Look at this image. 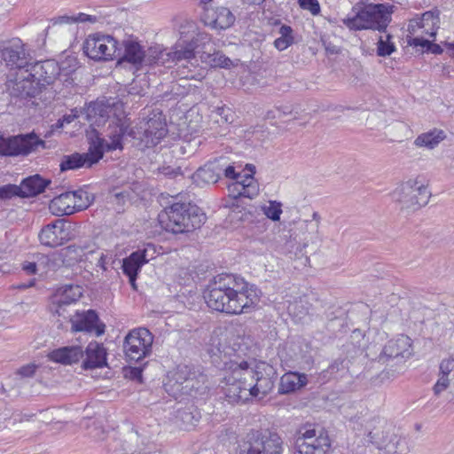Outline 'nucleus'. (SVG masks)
<instances>
[{
	"label": "nucleus",
	"mask_w": 454,
	"mask_h": 454,
	"mask_svg": "<svg viewBox=\"0 0 454 454\" xmlns=\"http://www.w3.org/2000/svg\"><path fill=\"white\" fill-rule=\"evenodd\" d=\"M225 280L219 276L209 283L203 294L207 305L215 311L227 314L250 312L259 302L261 291L249 283L236 290Z\"/></svg>",
	"instance_id": "obj_1"
},
{
	"label": "nucleus",
	"mask_w": 454,
	"mask_h": 454,
	"mask_svg": "<svg viewBox=\"0 0 454 454\" xmlns=\"http://www.w3.org/2000/svg\"><path fill=\"white\" fill-rule=\"evenodd\" d=\"M159 221L166 231L182 234L200 228L206 215L194 204L175 202L159 214Z\"/></svg>",
	"instance_id": "obj_2"
},
{
	"label": "nucleus",
	"mask_w": 454,
	"mask_h": 454,
	"mask_svg": "<svg viewBox=\"0 0 454 454\" xmlns=\"http://www.w3.org/2000/svg\"><path fill=\"white\" fill-rule=\"evenodd\" d=\"M352 17L348 16L342 20L343 24L349 30L372 29L383 32L390 22L387 7L382 4H369L364 7L354 6Z\"/></svg>",
	"instance_id": "obj_3"
},
{
	"label": "nucleus",
	"mask_w": 454,
	"mask_h": 454,
	"mask_svg": "<svg viewBox=\"0 0 454 454\" xmlns=\"http://www.w3.org/2000/svg\"><path fill=\"white\" fill-rule=\"evenodd\" d=\"M230 369L231 372L224 377V385L222 387L225 399L230 403H245L251 396L248 380L253 377V372L250 364L247 361L235 363Z\"/></svg>",
	"instance_id": "obj_4"
},
{
	"label": "nucleus",
	"mask_w": 454,
	"mask_h": 454,
	"mask_svg": "<svg viewBox=\"0 0 454 454\" xmlns=\"http://www.w3.org/2000/svg\"><path fill=\"white\" fill-rule=\"evenodd\" d=\"M395 427L385 420L378 424L369 432L370 442L385 454H406L410 448L404 436L395 432Z\"/></svg>",
	"instance_id": "obj_5"
},
{
	"label": "nucleus",
	"mask_w": 454,
	"mask_h": 454,
	"mask_svg": "<svg viewBox=\"0 0 454 454\" xmlns=\"http://www.w3.org/2000/svg\"><path fill=\"white\" fill-rule=\"evenodd\" d=\"M283 444L282 438L276 432L252 431L240 446L239 454H283Z\"/></svg>",
	"instance_id": "obj_6"
},
{
	"label": "nucleus",
	"mask_w": 454,
	"mask_h": 454,
	"mask_svg": "<svg viewBox=\"0 0 454 454\" xmlns=\"http://www.w3.org/2000/svg\"><path fill=\"white\" fill-rule=\"evenodd\" d=\"M83 53L90 59L100 60H112L121 54L119 43L113 36L99 33L90 35L82 45Z\"/></svg>",
	"instance_id": "obj_7"
},
{
	"label": "nucleus",
	"mask_w": 454,
	"mask_h": 454,
	"mask_svg": "<svg viewBox=\"0 0 454 454\" xmlns=\"http://www.w3.org/2000/svg\"><path fill=\"white\" fill-rule=\"evenodd\" d=\"M394 194L402 209L412 211L427 205L431 195L427 187L418 178L403 183Z\"/></svg>",
	"instance_id": "obj_8"
},
{
	"label": "nucleus",
	"mask_w": 454,
	"mask_h": 454,
	"mask_svg": "<svg viewBox=\"0 0 454 454\" xmlns=\"http://www.w3.org/2000/svg\"><path fill=\"white\" fill-rule=\"evenodd\" d=\"M153 337L146 328L130 331L123 341V351L129 363H138L152 353Z\"/></svg>",
	"instance_id": "obj_9"
},
{
	"label": "nucleus",
	"mask_w": 454,
	"mask_h": 454,
	"mask_svg": "<svg viewBox=\"0 0 454 454\" xmlns=\"http://www.w3.org/2000/svg\"><path fill=\"white\" fill-rule=\"evenodd\" d=\"M176 381L179 384L182 393L191 396L203 395L207 389V375L200 368L194 366H178Z\"/></svg>",
	"instance_id": "obj_10"
},
{
	"label": "nucleus",
	"mask_w": 454,
	"mask_h": 454,
	"mask_svg": "<svg viewBox=\"0 0 454 454\" xmlns=\"http://www.w3.org/2000/svg\"><path fill=\"white\" fill-rule=\"evenodd\" d=\"M250 370L253 372V377L248 380L251 396L263 398L274 388L277 372L273 366L265 362H260L254 367L250 365Z\"/></svg>",
	"instance_id": "obj_11"
},
{
	"label": "nucleus",
	"mask_w": 454,
	"mask_h": 454,
	"mask_svg": "<svg viewBox=\"0 0 454 454\" xmlns=\"http://www.w3.org/2000/svg\"><path fill=\"white\" fill-rule=\"evenodd\" d=\"M168 133L167 123L161 114H153L145 123L140 124L137 131L129 133L147 148L155 146Z\"/></svg>",
	"instance_id": "obj_12"
},
{
	"label": "nucleus",
	"mask_w": 454,
	"mask_h": 454,
	"mask_svg": "<svg viewBox=\"0 0 454 454\" xmlns=\"http://www.w3.org/2000/svg\"><path fill=\"white\" fill-rule=\"evenodd\" d=\"M38 238L42 245L57 247L74 238V228L64 219H57L43 226Z\"/></svg>",
	"instance_id": "obj_13"
},
{
	"label": "nucleus",
	"mask_w": 454,
	"mask_h": 454,
	"mask_svg": "<svg viewBox=\"0 0 454 454\" xmlns=\"http://www.w3.org/2000/svg\"><path fill=\"white\" fill-rule=\"evenodd\" d=\"M43 144L44 142L35 134L8 137L0 135V156H25Z\"/></svg>",
	"instance_id": "obj_14"
},
{
	"label": "nucleus",
	"mask_w": 454,
	"mask_h": 454,
	"mask_svg": "<svg viewBox=\"0 0 454 454\" xmlns=\"http://www.w3.org/2000/svg\"><path fill=\"white\" fill-rule=\"evenodd\" d=\"M331 441L325 431L321 429L317 434L315 429H308L295 441L294 454H327Z\"/></svg>",
	"instance_id": "obj_15"
},
{
	"label": "nucleus",
	"mask_w": 454,
	"mask_h": 454,
	"mask_svg": "<svg viewBox=\"0 0 454 454\" xmlns=\"http://www.w3.org/2000/svg\"><path fill=\"white\" fill-rule=\"evenodd\" d=\"M0 57L6 67L11 69H18L20 72L27 69L32 61V57L26 51L25 44L19 38L3 44Z\"/></svg>",
	"instance_id": "obj_16"
},
{
	"label": "nucleus",
	"mask_w": 454,
	"mask_h": 454,
	"mask_svg": "<svg viewBox=\"0 0 454 454\" xmlns=\"http://www.w3.org/2000/svg\"><path fill=\"white\" fill-rule=\"evenodd\" d=\"M26 72H28V75H31L36 86L40 87L41 91L43 88L52 84L56 81L60 74V67L55 60L47 59L35 63L31 62Z\"/></svg>",
	"instance_id": "obj_17"
},
{
	"label": "nucleus",
	"mask_w": 454,
	"mask_h": 454,
	"mask_svg": "<svg viewBox=\"0 0 454 454\" xmlns=\"http://www.w3.org/2000/svg\"><path fill=\"white\" fill-rule=\"evenodd\" d=\"M6 86L11 98L20 100L35 98L41 92L40 87L36 86L26 70L17 74L14 79L9 80Z\"/></svg>",
	"instance_id": "obj_18"
},
{
	"label": "nucleus",
	"mask_w": 454,
	"mask_h": 454,
	"mask_svg": "<svg viewBox=\"0 0 454 454\" xmlns=\"http://www.w3.org/2000/svg\"><path fill=\"white\" fill-rule=\"evenodd\" d=\"M73 332L93 333L96 336L105 333L106 325L100 321L98 313L94 309L77 311L70 316Z\"/></svg>",
	"instance_id": "obj_19"
},
{
	"label": "nucleus",
	"mask_w": 454,
	"mask_h": 454,
	"mask_svg": "<svg viewBox=\"0 0 454 454\" xmlns=\"http://www.w3.org/2000/svg\"><path fill=\"white\" fill-rule=\"evenodd\" d=\"M411 355V339L406 335H401L395 340L387 341L377 360L381 364L388 363L390 360H397L396 363H398L403 359L410 357Z\"/></svg>",
	"instance_id": "obj_20"
},
{
	"label": "nucleus",
	"mask_w": 454,
	"mask_h": 454,
	"mask_svg": "<svg viewBox=\"0 0 454 454\" xmlns=\"http://www.w3.org/2000/svg\"><path fill=\"white\" fill-rule=\"evenodd\" d=\"M440 12L432 10L424 12L421 16H416L410 20L409 31L414 33L416 28H422L423 33L434 37L440 24Z\"/></svg>",
	"instance_id": "obj_21"
},
{
	"label": "nucleus",
	"mask_w": 454,
	"mask_h": 454,
	"mask_svg": "<svg viewBox=\"0 0 454 454\" xmlns=\"http://www.w3.org/2000/svg\"><path fill=\"white\" fill-rule=\"evenodd\" d=\"M83 352L86 357L82 364V369L92 370L107 366V353L102 343L90 341Z\"/></svg>",
	"instance_id": "obj_22"
},
{
	"label": "nucleus",
	"mask_w": 454,
	"mask_h": 454,
	"mask_svg": "<svg viewBox=\"0 0 454 454\" xmlns=\"http://www.w3.org/2000/svg\"><path fill=\"white\" fill-rule=\"evenodd\" d=\"M112 107L109 104H106L103 100H97L90 102L87 107L80 110L82 115H84L85 119L90 122L91 125L100 126L109 117Z\"/></svg>",
	"instance_id": "obj_23"
},
{
	"label": "nucleus",
	"mask_w": 454,
	"mask_h": 454,
	"mask_svg": "<svg viewBox=\"0 0 454 454\" xmlns=\"http://www.w3.org/2000/svg\"><path fill=\"white\" fill-rule=\"evenodd\" d=\"M83 356L84 352L81 346L62 347L48 354L49 360L65 365L78 363Z\"/></svg>",
	"instance_id": "obj_24"
},
{
	"label": "nucleus",
	"mask_w": 454,
	"mask_h": 454,
	"mask_svg": "<svg viewBox=\"0 0 454 454\" xmlns=\"http://www.w3.org/2000/svg\"><path fill=\"white\" fill-rule=\"evenodd\" d=\"M124 52L118 59V63L128 62L132 64L136 69H140L144 65L145 51L140 43L133 39L123 42Z\"/></svg>",
	"instance_id": "obj_25"
},
{
	"label": "nucleus",
	"mask_w": 454,
	"mask_h": 454,
	"mask_svg": "<svg viewBox=\"0 0 454 454\" xmlns=\"http://www.w3.org/2000/svg\"><path fill=\"white\" fill-rule=\"evenodd\" d=\"M51 181L35 174L24 178L20 183L21 198H31L43 192Z\"/></svg>",
	"instance_id": "obj_26"
},
{
	"label": "nucleus",
	"mask_w": 454,
	"mask_h": 454,
	"mask_svg": "<svg viewBox=\"0 0 454 454\" xmlns=\"http://www.w3.org/2000/svg\"><path fill=\"white\" fill-rule=\"evenodd\" d=\"M308 383V378L305 373L297 372H289L280 378L278 386V394L286 395L295 392L305 387Z\"/></svg>",
	"instance_id": "obj_27"
},
{
	"label": "nucleus",
	"mask_w": 454,
	"mask_h": 454,
	"mask_svg": "<svg viewBox=\"0 0 454 454\" xmlns=\"http://www.w3.org/2000/svg\"><path fill=\"white\" fill-rule=\"evenodd\" d=\"M90 145L87 153H84L87 161L90 167L98 162L104 156V153L106 151V146H108L107 140L103 137H100L99 134L93 130V133L89 137Z\"/></svg>",
	"instance_id": "obj_28"
},
{
	"label": "nucleus",
	"mask_w": 454,
	"mask_h": 454,
	"mask_svg": "<svg viewBox=\"0 0 454 454\" xmlns=\"http://www.w3.org/2000/svg\"><path fill=\"white\" fill-rule=\"evenodd\" d=\"M221 160L215 159L207 162L204 166L199 168L194 174L197 181L204 184H215L221 179Z\"/></svg>",
	"instance_id": "obj_29"
},
{
	"label": "nucleus",
	"mask_w": 454,
	"mask_h": 454,
	"mask_svg": "<svg viewBox=\"0 0 454 454\" xmlns=\"http://www.w3.org/2000/svg\"><path fill=\"white\" fill-rule=\"evenodd\" d=\"M50 210L53 215L58 216L71 215L75 213L76 211L71 192H64L51 200L50 203Z\"/></svg>",
	"instance_id": "obj_30"
},
{
	"label": "nucleus",
	"mask_w": 454,
	"mask_h": 454,
	"mask_svg": "<svg viewBox=\"0 0 454 454\" xmlns=\"http://www.w3.org/2000/svg\"><path fill=\"white\" fill-rule=\"evenodd\" d=\"M82 295L79 286L66 285L59 287L53 296V304L67 305L76 301Z\"/></svg>",
	"instance_id": "obj_31"
},
{
	"label": "nucleus",
	"mask_w": 454,
	"mask_h": 454,
	"mask_svg": "<svg viewBox=\"0 0 454 454\" xmlns=\"http://www.w3.org/2000/svg\"><path fill=\"white\" fill-rule=\"evenodd\" d=\"M446 137L445 132L442 129H433L427 132L419 135L414 140V145L419 147L434 149Z\"/></svg>",
	"instance_id": "obj_32"
},
{
	"label": "nucleus",
	"mask_w": 454,
	"mask_h": 454,
	"mask_svg": "<svg viewBox=\"0 0 454 454\" xmlns=\"http://www.w3.org/2000/svg\"><path fill=\"white\" fill-rule=\"evenodd\" d=\"M127 128L123 124L114 123L110 124L107 129L106 137L109 138L107 141L106 152L122 149V137L126 133Z\"/></svg>",
	"instance_id": "obj_33"
},
{
	"label": "nucleus",
	"mask_w": 454,
	"mask_h": 454,
	"mask_svg": "<svg viewBox=\"0 0 454 454\" xmlns=\"http://www.w3.org/2000/svg\"><path fill=\"white\" fill-rule=\"evenodd\" d=\"M86 156L83 153H74L70 155H64L59 164L61 172L74 170L82 167L90 168Z\"/></svg>",
	"instance_id": "obj_34"
},
{
	"label": "nucleus",
	"mask_w": 454,
	"mask_h": 454,
	"mask_svg": "<svg viewBox=\"0 0 454 454\" xmlns=\"http://www.w3.org/2000/svg\"><path fill=\"white\" fill-rule=\"evenodd\" d=\"M235 16L227 7H218L215 11L213 27L219 29H227L235 22Z\"/></svg>",
	"instance_id": "obj_35"
},
{
	"label": "nucleus",
	"mask_w": 454,
	"mask_h": 454,
	"mask_svg": "<svg viewBox=\"0 0 454 454\" xmlns=\"http://www.w3.org/2000/svg\"><path fill=\"white\" fill-rule=\"evenodd\" d=\"M137 255V253L134 251L122 260L121 269L123 274L128 278L137 277L143 265H145Z\"/></svg>",
	"instance_id": "obj_36"
},
{
	"label": "nucleus",
	"mask_w": 454,
	"mask_h": 454,
	"mask_svg": "<svg viewBox=\"0 0 454 454\" xmlns=\"http://www.w3.org/2000/svg\"><path fill=\"white\" fill-rule=\"evenodd\" d=\"M279 37L276 38L273 44L280 51L287 49L294 43V29L287 25H282L278 29Z\"/></svg>",
	"instance_id": "obj_37"
},
{
	"label": "nucleus",
	"mask_w": 454,
	"mask_h": 454,
	"mask_svg": "<svg viewBox=\"0 0 454 454\" xmlns=\"http://www.w3.org/2000/svg\"><path fill=\"white\" fill-rule=\"evenodd\" d=\"M194 44L192 43H187L184 47H181L180 49H176L173 52H171V56L173 60L176 61V64L185 61L186 63H190L191 60L195 59L194 53Z\"/></svg>",
	"instance_id": "obj_38"
},
{
	"label": "nucleus",
	"mask_w": 454,
	"mask_h": 454,
	"mask_svg": "<svg viewBox=\"0 0 454 454\" xmlns=\"http://www.w3.org/2000/svg\"><path fill=\"white\" fill-rule=\"evenodd\" d=\"M70 192L76 212L84 210L90 205V194L88 192L80 189Z\"/></svg>",
	"instance_id": "obj_39"
},
{
	"label": "nucleus",
	"mask_w": 454,
	"mask_h": 454,
	"mask_svg": "<svg viewBox=\"0 0 454 454\" xmlns=\"http://www.w3.org/2000/svg\"><path fill=\"white\" fill-rule=\"evenodd\" d=\"M409 44L415 47H421L423 51L433 54H442L443 50L442 48L437 44L434 43L423 37H414L409 41Z\"/></svg>",
	"instance_id": "obj_40"
},
{
	"label": "nucleus",
	"mask_w": 454,
	"mask_h": 454,
	"mask_svg": "<svg viewBox=\"0 0 454 454\" xmlns=\"http://www.w3.org/2000/svg\"><path fill=\"white\" fill-rule=\"evenodd\" d=\"M247 181V184H235V187L239 189V196L253 199L259 193V185L254 178H248Z\"/></svg>",
	"instance_id": "obj_41"
},
{
	"label": "nucleus",
	"mask_w": 454,
	"mask_h": 454,
	"mask_svg": "<svg viewBox=\"0 0 454 454\" xmlns=\"http://www.w3.org/2000/svg\"><path fill=\"white\" fill-rule=\"evenodd\" d=\"M262 210L271 221H278L282 214V203L277 200H270L269 205L263 206Z\"/></svg>",
	"instance_id": "obj_42"
},
{
	"label": "nucleus",
	"mask_w": 454,
	"mask_h": 454,
	"mask_svg": "<svg viewBox=\"0 0 454 454\" xmlns=\"http://www.w3.org/2000/svg\"><path fill=\"white\" fill-rule=\"evenodd\" d=\"M391 35L389 34L387 35V39L384 40L382 36H380L378 46H377V55L380 57H387L391 55L394 51H395L396 48L395 44L390 42Z\"/></svg>",
	"instance_id": "obj_43"
},
{
	"label": "nucleus",
	"mask_w": 454,
	"mask_h": 454,
	"mask_svg": "<svg viewBox=\"0 0 454 454\" xmlns=\"http://www.w3.org/2000/svg\"><path fill=\"white\" fill-rule=\"evenodd\" d=\"M22 192L20 185L8 184L0 186V200H6L14 197L21 198Z\"/></svg>",
	"instance_id": "obj_44"
},
{
	"label": "nucleus",
	"mask_w": 454,
	"mask_h": 454,
	"mask_svg": "<svg viewBox=\"0 0 454 454\" xmlns=\"http://www.w3.org/2000/svg\"><path fill=\"white\" fill-rule=\"evenodd\" d=\"M344 370L343 360L337 359L333 362L326 370L323 371L321 375L323 379L329 380L337 378L339 373Z\"/></svg>",
	"instance_id": "obj_45"
},
{
	"label": "nucleus",
	"mask_w": 454,
	"mask_h": 454,
	"mask_svg": "<svg viewBox=\"0 0 454 454\" xmlns=\"http://www.w3.org/2000/svg\"><path fill=\"white\" fill-rule=\"evenodd\" d=\"M189 63H181L178 65L177 67V74L180 76L181 79H187V80H198L200 81L203 78V75L200 72H196L194 70H192L189 66Z\"/></svg>",
	"instance_id": "obj_46"
},
{
	"label": "nucleus",
	"mask_w": 454,
	"mask_h": 454,
	"mask_svg": "<svg viewBox=\"0 0 454 454\" xmlns=\"http://www.w3.org/2000/svg\"><path fill=\"white\" fill-rule=\"evenodd\" d=\"M135 252L137 253V256L144 264L156 256V249L153 244H146L143 248H138Z\"/></svg>",
	"instance_id": "obj_47"
},
{
	"label": "nucleus",
	"mask_w": 454,
	"mask_h": 454,
	"mask_svg": "<svg viewBox=\"0 0 454 454\" xmlns=\"http://www.w3.org/2000/svg\"><path fill=\"white\" fill-rule=\"evenodd\" d=\"M135 252L137 253V256L144 264L156 256V249L153 244H146L143 248H138Z\"/></svg>",
	"instance_id": "obj_48"
},
{
	"label": "nucleus",
	"mask_w": 454,
	"mask_h": 454,
	"mask_svg": "<svg viewBox=\"0 0 454 454\" xmlns=\"http://www.w3.org/2000/svg\"><path fill=\"white\" fill-rule=\"evenodd\" d=\"M218 160H221V176L235 180L239 178L240 174L236 172L234 166L228 164L225 158L221 157Z\"/></svg>",
	"instance_id": "obj_49"
},
{
	"label": "nucleus",
	"mask_w": 454,
	"mask_h": 454,
	"mask_svg": "<svg viewBox=\"0 0 454 454\" xmlns=\"http://www.w3.org/2000/svg\"><path fill=\"white\" fill-rule=\"evenodd\" d=\"M163 52L157 48H149L147 51H145L144 65L152 66L158 64L162 57Z\"/></svg>",
	"instance_id": "obj_50"
},
{
	"label": "nucleus",
	"mask_w": 454,
	"mask_h": 454,
	"mask_svg": "<svg viewBox=\"0 0 454 454\" xmlns=\"http://www.w3.org/2000/svg\"><path fill=\"white\" fill-rule=\"evenodd\" d=\"M211 65L223 68H229L232 65V61L224 54L217 51L210 56Z\"/></svg>",
	"instance_id": "obj_51"
},
{
	"label": "nucleus",
	"mask_w": 454,
	"mask_h": 454,
	"mask_svg": "<svg viewBox=\"0 0 454 454\" xmlns=\"http://www.w3.org/2000/svg\"><path fill=\"white\" fill-rule=\"evenodd\" d=\"M451 378L439 373V378L433 387L435 395H439L442 392L446 390L450 383Z\"/></svg>",
	"instance_id": "obj_52"
},
{
	"label": "nucleus",
	"mask_w": 454,
	"mask_h": 454,
	"mask_svg": "<svg viewBox=\"0 0 454 454\" xmlns=\"http://www.w3.org/2000/svg\"><path fill=\"white\" fill-rule=\"evenodd\" d=\"M299 4L303 10L309 11L313 15L320 12V5L317 0H299Z\"/></svg>",
	"instance_id": "obj_53"
},
{
	"label": "nucleus",
	"mask_w": 454,
	"mask_h": 454,
	"mask_svg": "<svg viewBox=\"0 0 454 454\" xmlns=\"http://www.w3.org/2000/svg\"><path fill=\"white\" fill-rule=\"evenodd\" d=\"M37 367L35 364H28L18 369L16 373L20 378H32L35 374Z\"/></svg>",
	"instance_id": "obj_54"
},
{
	"label": "nucleus",
	"mask_w": 454,
	"mask_h": 454,
	"mask_svg": "<svg viewBox=\"0 0 454 454\" xmlns=\"http://www.w3.org/2000/svg\"><path fill=\"white\" fill-rule=\"evenodd\" d=\"M454 372V358L443 359L440 363L439 373L450 377Z\"/></svg>",
	"instance_id": "obj_55"
},
{
	"label": "nucleus",
	"mask_w": 454,
	"mask_h": 454,
	"mask_svg": "<svg viewBox=\"0 0 454 454\" xmlns=\"http://www.w3.org/2000/svg\"><path fill=\"white\" fill-rule=\"evenodd\" d=\"M80 115H82L80 111L74 109L71 114L63 115V117L58 121L57 125L59 127H63L65 123L69 124L73 122Z\"/></svg>",
	"instance_id": "obj_56"
},
{
	"label": "nucleus",
	"mask_w": 454,
	"mask_h": 454,
	"mask_svg": "<svg viewBox=\"0 0 454 454\" xmlns=\"http://www.w3.org/2000/svg\"><path fill=\"white\" fill-rule=\"evenodd\" d=\"M160 172L164 176H168L170 178H175L177 176L182 175V171H181L180 168H172L170 166L162 167V168L160 169Z\"/></svg>",
	"instance_id": "obj_57"
},
{
	"label": "nucleus",
	"mask_w": 454,
	"mask_h": 454,
	"mask_svg": "<svg viewBox=\"0 0 454 454\" xmlns=\"http://www.w3.org/2000/svg\"><path fill=\"white\" fill-rule=\"evenodd\" d=\"M90 244H84V245H73V246H68L66 249L67 251L68 252H75L77 249H80L82 252H84L83 254H86V250H88V254H94V253H97V251L95 249H90Z\"/></svg>",
	"instance_id": "obj_58"
},
{
	"label": "nucleus",
	"mask_w": 454,
	"mask_h": 454,
	"mask_svg": "<svg viewBox=\"0 0 454 454\" xmlns=\"http://www.w3.org/2000/svg\"><path fill=\"white\" fill-rule=\"evenodd\" d=\"M293 108L290 106H280L276 107V114L274 117L282 118L284 116L292 114Z\"/></svg>",
	"instance_id": "obj_59"
},
{
	"label": "nucleus",
	"mask_w": 454,
	"mask_h": 454,
	"mask_svg": "<svg viewBox=\"0 0 454 454\" xmlns=\"http://www.w3.org/2000/svg\"><path fill=\"white\" fill-rule=\"evenodd\" d=\"M74 18H75V23H78V22H90V23H95L98 20V18L96 16H92V15H88V14H85V13H82V12H80L78 13L77 15H74Z\"/></svg>",
	"instance_id": "obj_60"
},
{
	"label": "nucleus",
	"mask_w": 454,
	"mask_h": 454,
	"mask_svg": "<svg viewBox=\"0 0 454 454\" xmlns=\"http://www.w3.org/2000/svg\"><path fill=\"white\" fill-rule=\"evenodd\" d=\"M230 113H231V109L226 106H220V107H216V109H215V114L217 115H219L222 118L223 121H224V122L230 121V120H229Z\"/></svg>",
	"instance_id": "obj_61"
},
{
	"label": "nucleus",
	"mask_w": 454,
	"mask_h": 454,
	"mask_svg": "<svg viewBox=\"0 0 454 454\" xmlns=\"http://www.w3.org/2000/svg\"><path fill=\"white\" fill-rule=\"evenodd\" d=\"M22 270L28 275H34L37 271V265L33 262H25L22 265Z\"/></svg>",
	"instance_id": "obj_62"
},
{
	"label": "nucleus",
	"mask_w": 454,
	"mask_h": 454,
	"mask_svg": "<svg viewBox=\"0 0 454 454\" xmlns=\"http://www.w3.org/2000/svg\"><path fill=\"white\" fill-rule=\"evenodd\" d=\"M64 23H67V24L75 23L74 16H67V15L59 16L53 21L54 25L55 24H64Z\"/></svg>",
	"instance_id": "obj_63"
},
{
	"label": "nucleus",
	"mask_w": 454,
	"mask_h": 454,
	"mask_svg": "<svg viewBox=\"0 0 454 454\" xmlns=\"http://www.w3.org/2000/svg\"><path fill=\"white\" fill-rule=\"evenodd\" d=\"M323 44L327 54L333 55L339 53V48L331 42H323Z\"/></svg>",
	"instance_id": "obj_64"
}]
</instances>
